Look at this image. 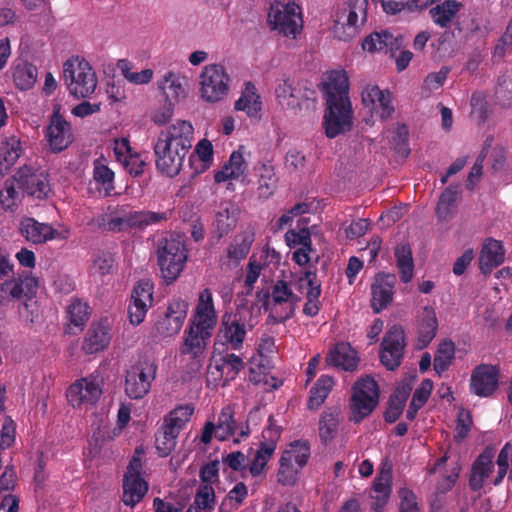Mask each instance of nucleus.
Listing matches in <instances>:
<instances>
[{"label": "nucleus", "instance_id": "obj_1", "mask_svg": "<svg viewBox=\"0 0 512 512\" xmlns=\"http://www.w3.org/2000/svg\"><path fill=\"white\" fill-rule=\"evenodd\" d=\"M348 90L349 82L345 71H331L323 84L327 105L324 127L328 138H335L352 128L353 110Z\"/></svg>", "mask_w": 512, "mask_h": 512}, {"label": "nucleus", "instance_id": "obj_2", "mask_svg": "<svg viewBox=\"0 0 512 512\" xmlns=\"http://www.w3.org/2000/svg\"><path fill=\"white\" fill-rule=\"evenodd\" d=\"M217 325V313L210 289L202 290L193 315L184 331L180 353L200 360L207 349Z\"/></svg>", "mask_w": 512, "mask_h": 512}, {"label": "nucleus", "instance_id": "obj_3", "mask_svg": "<svg viewBox=\"0 0 512 512\" xmlns=\"http://www.w3.org/2000/svg\"><path fill=\"white\" fill-rule=\"evenodd\" d=\"M188 250L183 240L171 236L163 239L157 248V264L166 285L174 283L185 268Z\"/></svg>", "mask_w": 512, "mask_h": 512}, {"label": "nucleus", "instance_id": "obj_4", "mask_svg": "<svg viewBox=\"0 0 512 512\" xmlns=\"http://www.w3.org/2000/svg\"><path fill=\"white\" fill-rule=\"evenodd\" d=\"M63 77L69 93L75 98H88L97 87V76L90 63L79 56L63 64Z\"/></svg>", "mask_w": 512, "mask_h": 512}, {"label": "nucleus", "instance_id": "obj_5", "mask_svg": "<svg viewBox=\"0 0 512 512\" xmlns=\"http://www.w3.org/2000/svg\"><path fill=\"white\" fill-rule=\"evenodd\" d=\"M264 298L263 307L267 310L270 306L268 320L273 324L285 323L292 318L296 305L301 300L298 295L293 293L290 283L283 279L276 280L271 291L264 294Z\"/></svg>", "mask_w": 512, "mask_h": 512}, {"label": "nucleus", "instance_id": "obj_6", "mask_svg": "<svg viewBox=\"0 0 512 512\" xmlns=\"http://www.w3.org/2000/svg\"><path fill=\"white\" fill-rule=\"evenodd\" d=\"M246 316L240 311H226L220 319L215 337V346H225L227 350L240 351L243 349L248 331L252 330Z\"/></svg>", "mask_w": 512, "mask_h": 512}, {"label": "nucleus", "instance_id": "obj_7", "mask_svg": "<svg viewBox=\"0 0 512 512\" xmlns=\"http://www.w3.org/2000/svg\"><path fill=\"white\" fill-rule=\"evenodd\" d=\"M169 213L154 211H130L123 214H111L103 217L99 226L114 233L126 232L131 229L143 230L147 226L167 221Z\"/></svg>", "mask_w": 512, "mask_h": 512}, {"label": "nucleus", "instance_id": "obj_8", "mask_svg": "<svg viewBox=\"0 0 512 512\" xmlns=\"http://www.w3.org/2000/svg\"><path fill=\"white\" fill-rule=\"evenodd\" d=\"M267 22L272 31L295 39L303 27L301 8L294 2L275 0L270 5Z\"/></svg>", "mask_w": 512, "mask_h": 512}, {"label": "nucleus", "instance_id": "obj_9", "mask_svg": "<svg viewBox=\"0 0 512 512\" xmlns=\"http://www.w3.org/2000/svg\"><path fill=\"white\" fill-rule=\"evenodd\" d=\"M379 387L370 376L359 379L353 386L350 400V418L354 423H360L369 416L379 403Z\"/></svg>", "mask_w": 512, "mask_h": 512}, {"label": "nucleus", "instance_id": "obj_10", "mask_svg": "<svg viewBox=\"0 0 512 512\" xmlns=\"http://www.w3.org/2000/svg\"><path fill=\"white\" fill-rule=\"evenodd\" d=\"M158 366L154 360L145 358L131 366L125 376V393L130 399H142L148 394L156 378Z\"/></svg>", "mask_w": 512, "mask_h": 512}, {"label": "nucleus", "instance_id": "obj_11", "mask_svg": "<svg viewBox=\"0 0 512 512\" xmlns=\"http://www.w3.org/2000/svg\"><path fill=\"white\" fill-rule=\"evenodd\" d=\"M14 181L24 194L38 200L48 198L52 192L48 173L31 165L20 167L14 175Z\"/></svg>", "mask_w": 512, "mask_h": 512}, {"label": "nucleus", "instance_id": "obj_12", "mask_svg": "<svg viewBox=\"0 0 512 512\" xmlns=\"http://www.w3.org/2000/svg\"><path fill=\"white\" fill-rule=\"evenodd\" d=\"M229 82L230 77L222 65H206L200 74V95L206 102H218L227 95Z\"/></svg>", "mask_w": 512, "mask_h": 512}, {"label": "nucleus", "instance_id": "obj_13", "mask_svg": "<svg viewBox=\"0 0 512 512\" xmlns=\"http://www.w3.org/2000/svg\"><path fill=\"white\" fill-rule=\"evenodd\" d=\"M103 379L98 375H89L76 380L69 386L66 397L73 408L93 406L102 395Z\"/></svg>", "mask_w": 512, "mask_h": 512}, {"label": "nucleus", "instance_id": "obj_14", "mask_svg": "<svg viewBox=\"0 0 512 512\" xmlns=\"http://www.w3.org/2000/svg\"><path fill=\"white\" fill-rule=\"evenodd\" d=\"M406 347L405 332L401 325L391 326L385 333L380 349V362L388 370L397 369L403 360Z\"/></svg>", "mask_w": 512, "mask_h": 512}, {"label": "nucleus", "instance_id": "obj_15", "mask_svg": "<svg viewBox=\"0 0 512 512\" xmlns=\"http://www.w3.org/2000/svg\"><path fill=\"white\" fill-rule=\"evenodd\" d=\"M45 138L52 152L59 153L67 149L74 140L72 126L61 114V105L53 106Z\"/></svg>", "mask_w": 512, "mask_h": 512}, {"label": "nucleus", "instance_id": "obj_16", "mask_svg": "<svg viewBox=\"0 0 512 512\" xmlns=\"http://www.w3.org/2000/svg\"><path fill=\"white\" fill-rule=\"evenodd\" d=\"M154 284L148 280H139L131 293L128 304V318L133 326H139L145 320L148 310L154 303Z\"/></svg>", "mask_w": 512, "mask_h": 512}, {"label": "nucleus", "instance_id": "obj_17", "mask_svg": "<svg viewBox=\"0 0 512 512\" xmlns=\"http://www.w3.org/2000/svg\"><path fill=\"white\" fill-rule=\"evenodd\" d=\"M194 135V128L192 124L185 120H179L175 124L168 126L166 129L161 130L158 135L160 140L159 148L161 151L169 150L172 146L176 149V154L179 152L187 155L192 147Z\"/></svg>", "mask_w": 512, "mask_h": 512}, {"label": "nucleus", "instance_id": "obj_18", "mask_svg": "<svg viewBox=\"0 0 512 512\" xmlns=\"http://www.w3.org/2000/svg\"><path fill=\"white\" fill-rule=\"evenodd\" d=\"M19 234L29 243L34 245L45 244L49 241L68 237V231L59 232L49 223H42L33 217L21 218L18 226Z\"/></svg>", "mask_w": 512, "mask_h": 512}, {"label": "nucleus", "instance_id": "obj_19", "mask_svg": "<svg viewBox=\"0 0 512 512\" xmlns=\"http://www.w3.org/2000/svg\"><path fill=\"white\" fill-rule=\"evenodd\" d=\"M188 313V303L181 298H173L163 316L155 323V329L161 337H172L180 332Z\"/></svg>", "mask_w": 512, "mask_h": 512}, {"label": "nucleus", "instance_id": "obj_20", "mask_svg": "<svg viewBox=\"0 0 512 512\" xmlns=\"http://www.w3.org/2000/svg\"><path fill=\"white\" fill-rule=\"evenodd\" d=\"M368 0H347L345 5L337 13V24L346 26L345 35L339 39L347 41L353 38L361 25L367 20Z\"/></svg>", "mask_w": 512, "mask_h": 512}, {"label": "nucleus", "instance_id": "obj_21", "mask_svg": "<svg viewBox=\"0 0 512 512\" xmlns=\"http://www.w3.org/2000/svg\"><path fill=\"white\" fill-rule=\"evenodd\" d=\"M238 429V425L234 419V411L232 406H224L219 415L217 424L207 421L203 427L200 441L207 445L212 441L213 434L219 441H225L234 435Z\"/></svg>", "mask_w": 512, "mask_h": 512}, {"label": "nucleus", "instance_id": "obj_22", "mask_svg": "<svg viewBox=\"0 0 512 512\" xmlns=\"http://www.w3.org/2000/svg\"><path fill=\"white\" fill-rule=\"evenodd\" d=\"M499 369L491 364H479L471 373L469 390L478 397H489L498 388Z\"/></svg>", "mask_w": 512, "mask_h": 512}, {"label": "nucleus", "instance_id": "obj_23", "mask_svg": "<svg viewBox=\"0 0 512 512\" xmlns=\"http://www.w3.org/2000/svg\"><path fill=\"white\" fill-rule=\"evenodd\" d=\"M111 341V327L108 318H101L93 322L87 330L82 350L85 354L92 355L103 351Z\"/></svg>", "mask_w": 512, "mask_h": 512}, {"label": "nucleus", "instance_id": "obj_24", "mask_svg": "<svg viewBox=\"0 0 512 512\" xmlns=\"http://www.w3.org/2000/svg\"><path fill=\"white\" fill-rule=\"evenodd\" d=\"M396 275L391 273H379L371 286V308L374 313H380L393 300Z\"/></svg>", "mask_w": 512, "mask_h": 512}, {"label": "nucleus", "instance_id": "obj_25", "mask_svg": "<svg viewBox=\"0 0 512 512\" xmlns=\"http://www.w3.org/2000/svg\"><path fill=\"white\" fill-rule=\"evenodd\" d=\"M495 452L493 446H487L473 462L469 477V486L472 491H480L483 488L485 480L492 473L494 469L493 459Z\"/></svg>", "mask_w": 512, "mask_h": 512}, {"label": "nucleus", "instance_id": "obj_26", "mask_svg": "<svg viewBox=\"0 0 512 512\" xmlns=\"http://www.w3.org/2000/svg\"><path fill=\"white\" fill-rule=\"evenodd\" d=\"M160 140L157 139V142L154 145V153H155V164L159 172L163 175H166L170 178L177 176L182 168L184 159L186 157L182 152L176 154V149L172 146L169 147V150H163L159 148Z\"/></svg>", "mask_w": 512, "mask_h": 512}, {"label": "nucleus", "instance_id": "obj_27", "mask_svg": "<svg viewBox=\"0 0 512 512\" xmlns=\"http://www.w3.org/2000/svg\"><path fill=\"white\" fill-rule=\"evenodd\" d=\"M392 469L382 468L373 481L370 497L371 508L375 512H383L392 492Z\"/></svg>", "mask_w": 512, "mask_h": 512}, {"label": "nucleus", "instance_id": "obj_28", "mask_svg": "<svg viewBox=\"0 0 512 512\" xmlns=\"http://www.w3.org/2000/svg\"><path fill=\"white\" fill-rule=\"evenodd\" d=\"M239 213V207L232 202L219 204L213 222L214 232L218 240L234 230L238 223Z\"/></svg>", "mask_w": 512, "mask_h": 512}, {"label": "nucleus", "instance_id": "obj_29", "mask_svg": "<svg viewBox=\"0 0 512 512\" xmlns=\"http://www.w3.org/2000/svg\"><path fill=\"white\" fill-rule=\"evenodd\" d=\"M438 330V321L435 310L426 306L417 321V338L415 348L417 350L425 349L435 338Z\"/></svg>", "mask_w": 512, "mask_h": 512}, {"label": "nucleus", "instance_id": "obj_30", "mask_svg": "<svg viewBox=\"0 0 512 512\" xmlns=\"http://www.w3.org/2000/svg\"><path fill=\"white\" fill-rule=\"evenodd\" d=\"M362 102L366 107L379 109L382 119L389 118L394 112L392 94L378 86H367L362 92Z\"/></svg>", "mask_w": 512, "mask_h": 512}, {"label": "nucleus", "instance_id": "obj_31", "mask_svg": "<svg viewBox=\"0 0 512 512\" xmlns=\"http://www.w3.org/2000/svg\"><path fill=\"white\" fill-rule=\"evenodd\" d=\"M214 369L215 371L210 367L209 374L214 376V380L224 378L222 385L225 386L228 382L234 380L240 371L244 369V361L234 353H226L216 361Z\"/></svg>", "mask_w": 512, "mask_h": 512}, {"label": "nucleus", "instance_id": "obj_32", "mask_svg": "<svg viewBox=\"0 0 512 512\" xmlns=\"http://www.w3.org/2000/svg\"><path fill=\"white\" fill-rule=\"evenodd\" d=\"M400 46L399 39L387 30L371 33L362 41L363 50L390 53L392 57L395 56V52L399 50Z\"/></svg>", "mask_w": 512, "mask_h": 512}, {"label": "nucleus", "instance_id": "obj_33", "mask_svg": "<svg viewBox=\"0 0 512 512\" xmlns=\"http://www.w3.org/2000/svg\"><path fill=\"white\" fill-rule=\"evenodd\" d=\"M505 259V250L500 241L488 238L482 247L479 257V267L482 273L488 274L500 266Z\"/></svg>", "mask_w": 512, "mask_h": 512}, {"label": "nucleus", "instance_id": "obj_34", "mask_svg": "<svg viewBox=\"0 0 512 512\" xmlns=\"http://www.w3.org/2000/svg\"><path fill=\"white\" fill-rule=\"evenodd\" d=\"M326 361L329 364L345 371H353L358 365L357 352L349 343L338 342L330 349L329 354L326 357Z\"/></svg>", "mask_w": 512, "mask_h": 512}, {"label": "nucleus", "instance_id": "obj_35", "mask_svg": "<svg viewBox=\"0 0 512 512\" xmlns=\"http://www.w3.org/2000/svg\"><path fill=\"white\" fill-rule=\"evenodd\" d=\"M234 108L237 111H244L250 118H260L262 102L257 88L252 82L247 81L244 83L241 96L235 102Z\"/></svg>", "mask_w": 512, "mask_h": 512}, {"label": "nucleus", "instance_id": "obj_36", "mask_svg": "<svg viewBox=\"0 0 512 512\" xmlns=\"http://www.w3.org/2000/svg\"><path fill=\"white\" fill-rule=\"evenodd\" d=\"M309 287L306 293V302L303 307V313L308 317H315L321 308L319 297L321 295V285L316 282V273L312 271H305L299 278L300 287L303 283Z\"/></svg>", "mask_w": 512, "mask_h": 512}, {"label": "nucleus", "instance_id": "obj_37", "mask_svg": "<svg viewBox=\"0 0 512 512\" xmlns=\"http://www.w3.org/2000/svg\"><path fill=\"white\" fill-rule=\"evenodd\" d=\"M255 172L258 178V196L263 199L270 198L275 193L279 181L274 166L271 162H261L255 166Z\"/></svg>", "mask_w": 512, "mask_h": 512}, {"label": "nucleus", "instance_id": "obj_38", "mask_svg": "<svg viewBox=\"0 0 512 512\" xmlns=\"http://www.w3.org/2000/svg\"><path fill=\"white\" fill-rule=\"evenodd\" d=\"M462 3L457 0H444L429 10L433 23L440 28H449L462 8Z\"/></svg>", "mask_w": 512, "mask_h": 512}, {"label": "nucleus", "instance_id": "obj_39", "mask_svg": "<svg viewBox=\"0 0 512 512\" xmlns=\"http://www.w3.org/2000/svg\"><path fill=\"white\" fill-rule=\"evenodd\" d=\"M247 171V163L241 152L233 151L227 163L214 175L216 183H223L228 180H238Z\"/></svg>", "mask_w": 512, "mask_h": 512}, {"label": "nucleus", "instance_id": "obj_40", "mask_svg": "<svg viewBox=\"0 0 512 512\" xmlns=\"http://www.w3.org/2000/svg\"><path fill=\"white\" fill-rule=\"evenodd\" d=\"M122 488L124 505L133 508L147 494L149 485L144 478L123 477Z\"/></svg>", "mask_w": 512, "mask_h": 512}, {"label": "nucleus", "instance_id": "obj_41", "mask_svg": "<svg viewBox=\"0 0 512 512\" xmlns=\"http://www.w3.org/2000/svg\"><path fill=\"white\" fill-rule=\"evenodd\" d=\"M460 193V184L452 183L444 189L435 209L439 220L445 221L452 218Z\"/></svg>", "mask_w": 512, "mask_h": 512}, {"label": "nucleus", "instance_id": "obj_42", "mask_svg": "<svg viewBox=\"0 0 512 512\" xmlns=\"http://www.w3.org/2000/svg\"><path fill=\"white\" fill-rule=\"evenodd\" d=\"M185 77L174 72H167L163 79L158 81V88L165 96V100L176 103L181 97H185Z\"/></svg>", "mask_w": 512, "mask_h": 512}, {"label": "nucleus", "instance_id": "obj_43", "mask_svg": "<svg viewBox=\"0 0 512 512\" xmlns=\"http://www.w3.org/2000/svg\"><path fill=\"white\" fill-rule=\"evenodd\" d=\"M12 77L18 89L29 90L37 81L38 70L32 63L19 61L12 67Z\"/></svg>", "mask_w": 512, "mask_h": 512}, {"label": "nucleus", "instance_id": "obj_44", "mask_svg": "<svg viewBox=\"0 0 512 512\" xmlns=\"http://www.w3.org/2000/svg\"><path fill=\"white\" fill-rule=\"evenodd\" d=\"M396 266L403 283H409L414 276V261L409 244H399L394 249Z\"/></svg>", "mask_w": 512, "mask_h": 512}, {"label": "nucleus", "instance_id": "obj_45", "mask_svg": "<svg viewBox=\"0 0 512 512\" xmlns=\"http://www.w3.org/2000/svg\"><path fill=\"white\" fill-rule=\"evenodd\" d=\"M334 385V380L329 375H322L314 383L309 392L307 408L317 410L326 400Z\"/></svg>", "mask_w": 512, "mask_h": 512}, {"label": "nucleus", "instance_id": "obj_46", "mask_svg": "<svg viewBox=\"0 0 512 512\" xmlns=\"http://www.w3.org/2000/svg\"><path fill=\"white\" fill-rule=\"evenodd\" d=\"M311 446L308 440L298 439L290 442L287 448L282 452L281 457L293 461L299 469L305 467L309 461Z\"/></svg>", "mask_w": 512, "mask_h": 512}, {"label": "nucleus", "instance_id": "obj_47", "mask_svg": "<svg viewBox=\"0 0 512 512\" xmlns=\"http://www.w3.org/2000/svg\"><path fill=\"white\" fill-rule=\"evenodd\" d=\"M339 426V411L328 408L321 414L319 420V437L323 444L327 445L336 436Z\"/></svg>", "mask_w": 512, "mask_h": 512}, {"label": "nucleus", "instance_id": "obj_48", "mask_svg": "<svg viewBox=\"0 0 512 512\" xmlns=\"http://www.w3.org/2000/svg\"><path fill=\"white\" fill-rule=\"evenodd\" d=\"M254 240L253 232L244 231L238 234L227 249L228 258L236 261L244 259L248 255Z\"/></svg>", "mask_w": 512, "mask_h": 512}, {"label": "nucleus", "instance_id": "obj_49", "mask_svg": "<svg viewBox=\"0 0 512 512\" xmlns=\"http://www.w3.org/2000/svg\"><path fill=\"white\" fill-rule=\"evenodd\" d=\"M193 413L194 406L192 404L179 405L165 417L164 424L175 432L180 433V431L190 421Z\"/></svg>", "mask_w": 512, "mask_h": 512}, {"label": "nucleus", "instance_id": "obj_50", "mask_svg": "<svg viewBox=\"0 0 512 512\" xmlns=\"http://www.w3.org/2000/svg\"><path fill=\"white\" fill-rule=\"evenodd\" d=\"M455 354V345L451 340L442 341L434 355V370L438 375L445 372L452 363Z\"/></svg>", "mask_w": 512, "mask_h": 512}, {"label": "nucleus", "instance_id": "obj_51", "mask_svg": "<svg viewBox=\"0 0 512 512\" xmlns=\"http://www.w3.org/2000/svg\"><path fill=\"white\" fill-rule=\"evenodd\" d=\"M178 435L179 433L163 424L155 439V448L158 456L167 457L175 449Z\"/></svg>", "mask_w": 512, "mask_h": 512}, {"label": "nucleus", "instance_id": "obj_52", "mask_svg": "<svg viewBox=\"0 0 512 512\" xmlns=\"http://www.w3.org/2000/svg\"><path fill=\"white\" fill-rule=\"evenodd\" d=\"M114 177L115 174L112 169L106 164V159L101 156L93 162V179L101 184L106 191L110 193L114 190Z\"/></svg>", "mask_w": 512, "mask_h": 512}, {"label": "nucleus", "instance_id": "obj_53", "mask_svg": "<svg viewBox=\"0 0 512 512\" xmlns=\"http://www.w3.org/2000/svg\"><path fill=\"white\" fill-rule=\"evenodd\" d=\"M494 97L495 103L502 108L512 107V72H506L498 78Z\"/></svg>", "mask_w": 512, "mask_h": 512}, {"label": "nucleus", "instance_id": "obj_54", "mask_svg": "<svg viewBox=\"0 0 512 512\" xmlns=\"http://www.w3.org/2000/svg\"><path fill=\"white\" fill-rule=\"evenodd\" d=\"M24 297L22 284L17 278L5 279L0 284V305L7 306L11 302Z\"/></svg>", "mask_w": 512, "mask_h": 512}, {"label": "nucleus", "instance_id": "obj_55", "mask_svg": "<svg viewBox=\"0 0 512 512\" xmlns=\"http://www.w3.org/2000/svg\"><path fill=\"white\" fill-rule=\"evenodd\" d=\"M117 68L121 71L123 77L130 83L135 85L148 84L153 77L152 69H144L140 72H132V64L126 59L117 62Z\"/></svg>", "mask_w": 512, "mask_h": 512}, {"label": "nucleus", "instance_id": "obj_56", "mask_svg": "<svg viewBox=\"0 0 512 512\" xmlns=\"http://www.w3.org/2000/svg\"><path fill=\"white\" fill-rule=\"evenodd\" d=\"M70 325L82 330L90 317V308L87 303L74 299L67 308Z\"/></svg>", "mask_w": 512, "mask_h": 512}, {"label": "nucleus", "instance_id": "obj_57", "mask_svg": "<svg viewBox=\"0 0 512 512\" xmlns=\"http://www.w3.org/2000/svg\"><path fill=\"white\" fill-rule=\"evenodd\" d=\"M275 451L276 450L272 449V447L259 444V448L257 449L256 454L249 466V472L253 477H258L265 473L267 463Z\"/></svg>", "mask_w": 512, "mask_h": 512}, {"label": "nucleus", "instance_id": "obj_58", "mask_svg": "<svg viewBox=\"0 0 512 512\" xmlns=\"http://www.w3.org/2000/svg\"><path fill=\"white\" fill-rule=\"evenodd\" d=\"M15 183L14 179L6 180L3 190L0 191V204L6 211H15L20 202V194Z\"/></svg>", "mask_w": 512, "mask_h": 512}, {"label": "nucleus", "instance_id": "obj_59", "mask_svg": "<svg viewBox=\"0 0 512 512\" xmlns=\"http://www.w3.org/2000/svg\"><path fill=\"white\" fill-rule=\"evenodd\" d=\"M301 469L295 468L288 459L280 457L277 481L283 486H294Z\"/></svg>", "mask_w": 512, "mask_h": 512}, {"label": "nucleus", "instance_id": "obj_60", "mask_svg": "<svg viewBox=\"0 0 512 512\" xmlns=\"http://www.w3.org/2000/svg\"><path fill=\"white\" fill-rule=\"evenodd\" d=\"M23 152L20 140L12 137L2 143L0 157L6 163V169L12 166Z\"/></svg>", "mask_w": 512, "mask_h": 512}, {"label": "nucleus", "instance_id": "obj_61", "mask_svg": "<svg viewBox=\"0 0 512 512\" xmlns=\"http://www.w3.org/2000/svg\"><path fill=\"white\" fill-rule=\"evenodd\" d=\"M472 415L469 410L461 408L458 412L455 426L454 441L461 443L468 436L472 427Z\"/></svg>", "mask_w": 512, "mask_h": 512}, {"label": "nucleus", "instance_id": "obj_62", "mask_svg": "<svg viewBox=\"0 0 512 512\" xmlns=\"http://www.w3.org/2000/svg\"><path fill=\"white\" fill-rule=\"evenodd\" d=\"M282 431V427L276 424L274 416L270 415L268 417V423L262 431V440L260 441V444L272 447V449L276 450Z\"/></svg>", "mask_w": 512, "mask_h": 512}, {"label": "nucleus", "instance_id": "obj_63", "mask_svg": "<svg viewBox=\"0 0 512 512\" xmlns=\"http://www.w3.org/2000/svg\"><path fill=\"white\" fill-rule=\"evenodd\" d=\"M413 385L411 381H404L398 384L393 393L391 394L388 405L392 407H397L400 410H404V407L406 405V402L412 392Z\"/></svg>", "mask_w": 512, "mask_h": 512}, {"label": "nucleus", "instance_id": "obj_64", "mask_svg": "<svg viewBox=\"0 0 512 512\" xmlns=\"http://www.w3.org/2000/svg\"><path fill=\"white\" fill-rule=\"evenodd\" d=\"M197 508H214L215 491L209 484H200L195 494L193 503Z\"/></svg>", "mask_w": 512, "mask_h": 512}]
</instances>
